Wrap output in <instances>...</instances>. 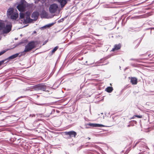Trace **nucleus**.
I'll list each match as a JSON object with an SVG mask.
<instances>
[{
  "mask_svg": "<svg viewBox=\"0 0 154 154\" xmlns=\"http://www.w3.org/2000/svg\"><path fill=\"white\" fill-rule=\"evenodd\" d=\"M11 24L5 26L3 22H0V30L2 31V33H7L9 32L11 29Z\"/></svg>",
  "mask_w": 154,
  "mask_h": 154,
  "instance_id": "obj_3",
  "label": "nucleus"
},
{
  "mask_svg": "<svg viewBox=\"0 0 154 154\" xmlns=\"http://www.w3.org/2000/svg\"><path fill=\"white\" fill-rule=\"evenodd\" d=\"M57 0V1H58V2H59L61 0Z\"/></svg>",
  "mask_w": 154,
  "mask_h": 154,
  "instance_id": "obj_22",
  "label": "nucleus"
},
{
  "mask_svg": "<svg viewBox=\"0 0 154 154\" xmlns=\"http://www.w3.org/2000/svg\"><path fill=\"white\" fill-rule=\"evenodd\" d=\"M35 47V43L34 42H29L26 46L24 51L21 53L19 55V57H20L23 55H24L25 52H28L32 49L34 48Z\"/></svg>",
  "mask_w": 154,
  "mask_h": 154,
  "instance_id": "obj_4",
  "label": "nucleus"
},
{
  "mask_svg": "<svg viewBox=\"0 0 154 154\" xmlns=\"http://www.w3.org/2000/svg\"><path fill=\"white\" fill-rule=\"evenodd\" d=\"M134 116H133L132 119H134Z\"/></svg>",
  "mask_w": 154,
  "mask_h": 154,
  "instance_id": "obj_24",
  "label": "nucleus"
},
{
  "mask_svg": "<svg viewBox=\"0 0 154 154\" xmlns=\"http://www.w3.org/2000/svg\"><path fill=\"white\" fill-rule=\"evenodd\" d=\"M137 143H137H137H136L135 145V146L136 145V144H137Z\"/></svg>",
  "mask_w": 154,
  "mask_h": 154,
  "instance_id": "obj_23",
  "label": "nucleus"
},
{
  "mask_svg": "<svg viewBox=\"0 0 154 154\" xmlns=\"http://www.w3.org/2000/svg\"><path fill=\"white\" fill-rule=\"evenodd\" d=\"M5 51H2L0 52V56L2 55L3 54L5 53Z\"/></svg>",
  "mask_w": 154,
  "mask_h": 154,
  "instance_id": "obj_21",
  "label": "nucleus"
},
{
  "mask_svg": "<svg viewBox=\"0 0 154 154\" xmlns=\"http://www.w3.org/2000/svg\"><path fill=\"white\" fill-rule=\"evenodd\" d=\"M54 24V23H50L46 25L43 27H41V29H46V28H49L51 26H52Z\"/></svg>",
  "mask_w": 154,
  "mask_h": 154,
  "instance_id": "obj_16",
  "label": "nucleus"
},
{
  "mask_svg": "<svg viewBox=\"0 0 154 154\" xmlns=\"http://www.w3.org/2000/svg\"><path fill=\"white\" fill-rule=\"evenodd\" d=\"M88 139H90V138L89 137H88Z\"/></svg>",
  "mask_w": 154,
  "mask_h": 154,
  "instance_id": "obj_26",
  "label": "nucleus"
},
{
  "mask_svg": "<svg viewBox=\"0 0 154 154\" xmlns=\"http://www.w3.org/2000/svg\"><path fill=\"white\" fill-rule=\"evenodd\" d=\"M58 48V46L55 47L52 50V53H54L57 49Z\"/></svg>",
  "mask_w": 154,
  "mask_h": 154,
  "instance_id": "obj_18",
  "label": "nucleus"
},
{
  "mask_svg": "<svg viewBox=\"0 0 154 154\" xmlns=\"http://www.w3.org/2000/svg\"><path fill=\"white\" fill-rule=\"evenodd\" d=\"M65 134L66 135H69L70 137H75L77 135L76 133L74 131H71L69 132H65Z\"/></svg>",
  "mask_w": 154,
  "mask_h": 154,
  "instance_id": "obj_8",
  "label": "nucleus"
},
{
  "mask_svg": "<svg viewBox=\"0 0 154 154\" xmlns=\"http://www.w3.org/2000/svg\"><path fill=\"white\" fill-rule=\"evenodd\" d=\"M20 53H17L14 54L13 55L8 57L5 60H10L14 59L17 57L18 56H19V55H20Z\"/></svg>",
  "mask_w": 154,
  "mask_h": 154,
  "instance_id": "obj_12",
  "label": "nucleus"
},
{
  "mask_svg": "<svg viewBox=\"0 0 154 154\" xmlns=\"http://www.w3.org/2000/svg\"><path fill=\"white\" fill-rule=\"evenodd\" d=\"M101 114H103V113H101Z\"/></svg>",
  "mask_w": 154,
  "mask_h": 154,
  "instance_id": "obj_27",
  "label": "nucleus"
},
{
  "mask_svg": "<svg viewBox=\"0 0 154 154\" xmlns=\"http://www.w3.org/2000/svg\"><path fill=\"white\" fill-rule=\"evenodd\" d=\"M5 61V60H2L1 61H0V66L4 63Z\"/></svg>",
  "mask_w": 154,
  "mask_h": 154,
  "instance_id": "obj_19",
  "label": "nucleus"
},
{
  "mask_svg": "<svg viewBox=\"0 0 154 154\" xmlns=\"http://www.w3.org/2000/svg\"><path fill=\"white\" fill-rule=\"evenodd\" d=\"M89 125L90 126L96 127H103L105 126L103 125L94 123H90L89 124Z\"/></svg>",
  "mask_w": 154,
  "mask_h": 154,
  "instance_id": "obj_11",
  "label": "nucleus"
},
{
  "mask_svg": "<svg viewBox=\"0 0 154 154\" xmlns=\"http://www.w3.org/2000/svg\"><path fill=\"white\" fill-rule=\"evenodd\" d=\"M7 16L11 19L13 20H16L18 17V14L15 11L13 8H9L7 11Z\"/></svg>",
  "mask_w": 154,
  "mask_h": 154,
  "instance_id": "obj_2",
  "label": "nucleus"
},
{
  "mask_svg": "<svg viewBox=\"0 0 154 154\" xmlns=\"http://www.w3.org/2000/svg\"><path fill=\"white\" fill-rule=\"evenodd\" d=\"M113 90V88L112 87H108L106 88L105 90L108 92L110 93Z\"/></svg>",
  "mask_w": 154,
  "mask_h": 154,
  "instance_id": "obj_17",
  "label": "nucleus"
},
{
  "mask_svg": "<svg viewBox=\"0 0 154 154\" xmlns=\"http://www.w3.org/2000/svg\"><path fill=\"white\" fill-rule=\"evenodd\" d=\"M137 79L135 77H131L130 78V82L132 85H136L137 83Z\"/></svg>",
  "mask_w": 154,
  "mask_h": 154,
  "instance_id": "obj_13",
  "label": "nucleus"
},
{
  "mask_svg": "<svg viewBox=\"0 0 154 154\" xmlns=\"http://www.w3.org/2000/svg\"><path fill=\"white\" fill-rule=\"evenodd\" d=\"M130 126V125H128V127H129Z\"/></svg>",
  "mask_w": 154,
  "mask_h": 154,
  "instance_id": "obj_25",
  "label": "nucleus"
},
{
  "mask_svg": "<svg viewBox=\"0 0 154 154\" xmlns=\"http://www.w3.org/2000/svg\"><path fill=\"white\" fill-rule=\"evenodd\" d=\"M120 48H121V45L120 44L116 45L114 46V48L112 49V51H114L116 50H118L119 49H120Z\"/></svg>",
  "mask_w": 154,
  "mask_h": 154,
  "instance_id": "obj_15",
  "label": "nucleus"
},
{
  "mask_svg": "<svg viewBox=\"0 0 154 154\" xmlns=\"http://www.w3.org/2000/svg\"><path fill=\"white\" fill-rule=\"evenodd\" d=\"M30 13L28 11L24 14L22 12L20 14V18L19 20V22L24 24H27L30 22L31 19L30 18Z\"/></svg>",
  "mask_w": 154,
  "mask_h": 154,
  "instance_id": "obj_1",
  "label": "nucleus"
},
{
  "mask_svg": "<svg viewBox=\"0 0 154 154\" xmlns=\"http://www.w3.org/2000/svg\"><path fill=\"white\" fill-rule=\"evenodd\" d=\"M32 87V88L34 89L35 90H43L44 91L45 89V86L41 84L33 86Z\"/></svg>",
  "mask_w": 154,
  "mask_h": 154,
  "instance_id": "obj_7",
  "label": "nucleus"
},
{
  "mask_svg": "<svg viewBox=\"0 0 154 154\" xmlns=\"http://www.w3.org/2000/svg\"><path fill=\"white\" fill-rule=\"evenodd\" d=\"M134 116L137 117L138 118H142V116H139V115H135Z\"/></svg>",
  "mask_w": 154,
  "mask_h": 154,
  "instance_id": "obj_20",
  "label": "nucleus"
},
{
  "mask_svg": "<svg viewBox=\"0 0 154 154\" xmlns=\"http://www.w3.org/2000/svg\"><path fill=\"white\" fill-rule=\"evenodd\" d=\"M58 8V5L55 4L51 5L49 8L50 12L51 13H54L57 10Z\"/></svg>",
  "mask_w": 154,
  "mask_h": 154,
  "instance_id": "obj_6",
  "label": "nucleus"
},
{
  "mask_svg": "<svg viewBox=\"0 0 154 154\" xmlns=\"http://www.w3.org/2000/svg\"><path fill=\"white\" fill-rule=\"evenodd\" d=\"M59 2L60 3L61 7L63 8L67 3V1L66 0H61Z\"/></svg>",
  "mask_w": 154,
  "mask_h": 154,
  "instance_id": "obj_14",
  "label": "nucleus"
},
{
  "mask_svg": "<svg viewBox=\"0 0 154 154\" xmlns=\"http://www.w3.org/2000/svg\"><path fill=\"white\" fill-rule=\"evenodd\" d=\"M41 16L42 17L46 18H52L53 17L52 16L51 17H48L47 13L45 11H42L41 14Z\"/></svg>",
  "mask_w": 154,
  "mask_h": 154,
  "instance_id": "obj_10",
  "label": "nucleus"
},
{
  "mask_svg": "<svg viewBox=\"0 0 154 154\" xmlns=\"http://www.w3.org/2000/svg\"><path fill=\"white\" fill-rule=\"evenodd\" d=\"M39 15V13L37 12H34L32 15L31 17L32 20H35L38 18Z\"/></svg>",
  "mask_w": 154,
  "mask_h": 154,
  "instance_id": "obj_9",
  "label": "nucleus"
},
{
  "mask_svg": "<svg viewBox=\"0 0 154 154\" xmlns=\"http://www.w3.org/2000/svg\"><path fill=\"white\" fill-rule=\"evenodd\" d=\"M26 6V2L25 1H23L17 6V8L19 11L20 12H23L25 11Z\"/></svg>",
  "mask_w": 154,
  "mask_h": 154,
  "instance_id": "obj_5",
  "label": "nucleus"
}]
</instances>
